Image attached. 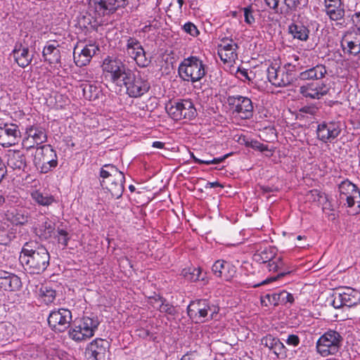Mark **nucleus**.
<instances>
[{
    "label": "nucleus",
    "instance_id": "nucleus-58",
    "mask_svg": "<svg viewBox=\"0 0 360 360\" xmlns=\"http://www.w3.org/2000/svg\"><path fill=\"white\" fill-rule=\"evenodd\" d=\"M332 305L335 309H339L342 307H345L343 298L340 292L335 294L334 299L332 302Z\"/></svg>",
    "mask_w": 360,
    "mask_h": 360
},
{
    "label": "nucleus",
    "instance_id": "nucleus-20",
    "mask_svg": "<svg viewBox=\"0 0 360 360\" xmlns=\"http://www.w3.org/2000/svg\"><path fill=\"white\" fill-rule=\"evenodd\" d=\"M269 82L277 87H284L292 84L294 77L285 75L284 71H281L279 68L269 66L266 70Z\"/></svg>",
    "mask_w": 360,
    "mask_h": 360
},
{
    "label": "nucleus",
    "instance_id": "nucleus-34",
    "mask_svg": "<svg viewBox=\"0 0 360 360\" xmlns=\"http://www.w3.org/2000/svg\"><path fill=\"white\" fill-rule=\"evenodd\" d=\"M345 307H352L360 303V292L352 288H345L340 292Z\"/></svg>",
    "mask_w": 360,
    "mask_h": 360
},
{
    "label": "nucleus",
    "instance_id": "nucleus-17",
    "mask_svg": "<svg viewBox=\"0 0 360 360\" xmlns=\"http://www.w3.org/2000/svg\"><path fill=\"white\" fill-rule=\"evenodd\" d=\"M260 345L266 348L277 359H283L287 356L288 349L281 340L272 334L268 333L260 340Z\"/></svg>",
    "mask_w": 360,
    "mask_h": 360
},
{
    "label": "nucleus",
    "instance_id": "nucleus-44",
    "mask_svg": "<svg viewBox=\"0 0 360 360\" xmlns=\"http://www.w3.org/2000/svg\"><path fill=\"white\" fill-rule=\"evenodd\" d=\"M40 291L41 297L46 304L52 303L55 300L56 296L55 290L48 286H44L40 289Z\"/></svg>",
    "mask_w": 360,
    "mask_h": 360
},
{
    "label": "nucleus",
    "instance_id": "nucleus-5",
    "mask_svg": "<svg viewBox=\"0 0 360 360\" xmlns=\"http://www.w3.org/2000/svg\"><path fill=\"white\" fill-rule=\"evenodd\" d=\"M34 164L36 167L40 169L41 173L46 174L49 172L58 165L56 151L51 145H44L37 148Z\"/></svg>",
    "mask_w": 360,
    "mask_h": 360
},
{
    "label": "nucleus",
    "instance_id": "nucleus-3",
    "mask_svg": "<svg viewBox=\"0 0 360 360\" xmlns=\"http://www.w3.org/2000/svg\"><path fill=\"white\" fill-rule=\"evenodd\" d=\"M219 311V307L207 299L191 301L187 307L188 316L195 323H204L214 319Z\"/></svg>",
    "mask_w": 360,
    "mask_h": 360
},
{
    "label": "nucleus",
    "instance_id": "nucleus-39",
    "mask_svg": "<svg viewBox=\"0 0 360 360\" xmlns=\"http://www.w3.org/2000/svg\"><path fill=\"white\" fill-rule=\"evenodd\" d=\"M181 274L187 280L191 282H195L198 281H205V278L201 276L202 270L200 268L184 269L182 270Z\"/></svg>",
    "mask_w": 360,
    "mask_h": 360
},
{
    "label": "nucleus",
    "instance_id": "nucleus-7",
    "mask_svg": "<svg viewBox=\"0 0 360 360\" xmlns=\"http://www.w3.org/2000/svg\"><path fill=\"white\" fill-rule=\"evenodd\" d=\"M342 338L340 334L330 330L321 335L316 342V350L322 356L335 354L341 345Z\"/></svg>",
    "mask_w": 360,
    "mask_h": 360
},
{
    "label": "nucleus",
    "instance_id": "nucleus-35",
    "mask_svg": "<svg viewBox=\"0 0 360 360\" xmlns=\"http://www.w3.org/2000/svg\"><path fill=\"white\" fill-rule=\"evenodd\" d=\"M100 176L102 178L101 181V186L104 187L106 181L110 180L111 177H115L118 181L121 179V172L113 165L108 164L103 165L100 170Z\"/></svg>",
    "mask_w": 360,
    "mask_h": 360
},
{
    "label": "nucleus",
    "instance_id": "nucleus-45",
    "mask_svg": "<svg viewBox=\"0 0 360 360\" xmlns=\"http://www.w3.org/2000/svg\"><path fill=\"white\" fill-rule=\"evenodd\" d=\"M238 49V44L232 39L224 37L221 39V43L218 45V51H232Z\"/></svg>",
    "mask_w": 360,
    "mask_h": 360
},
{
    "label": "nucleus",
    "instance_id": "nucleus-11",
    "mask_svg": "<svg viewBox=\"0 0 360 360\" xmlns=\"http://www.w3.org/2000/svg\"><path fill=\"white\" fill-rule=\"evenodd\" d=\"M72 312L65 308L52 310L48 318L49 328L56 333L65 332L70 326Z\"/></svg>",
    "mask_w": 360,
    "mask_h": 360
},
{
    "label": "nucleus",
    "instance_id": "nucleus-57",
    "mask_svg": "<svg viewBox=\"0 0 360 360\" xmlns=\"http://www.w3.org/2000/svg\"><path fill=\"white\" fill-rule=\"evenodd\" d=\"M237 74L238 75V77H240V79H242L243 81H245V80L251 81L252 77H250V75L253 74V72L252 71H250L249 72L248 70H247L245 68H238V70H237Z\"/></svg>",
    "mask_w": 360,
    "mask_h": 360
},
{
    "label": "nucleus",
    "instance_id": "nucleus-6",
    "mask_svg": "<svg viewBox=\"0 0 360 360\" xmlns=\"http://www.w3.org/2000/svg\"><path fill=\"white\" fill-rule=\"evenodd\" d=\"M102 68L103 72L108 75L110 80L120 86L131 70L120 59L110 56L104 59Z\"/></svg>",
    "mask_w": 360,
    "mask_h": 360
},
{
    "label": "nucleus",
    "instance_id": "nucleus-36",
    "mask_svg": "<svg viewBox=\"0 0 360 360\" xmlns=\"http://www.w3.org/2000/svg\"><path fill=\"white\" fill-rule=\"evenodd\" d=\"M83 95L86 99L89 101H95L98 99L102 94L101 87L91 83L82 84Z\"/></svg>",
    "mask_w": 360,
    "mask_h": 360
},
{
    "label": "nucleus",
    "instance_id": "nucleus-32",
    "mask_svg": "<svg viewBox=\"0 0 360 360\" xmlns=\"http://www.w3.org/2000/svg\"><path fill=\"white\" fill-rule=\"evenodd\" d=\"M277 250L272 246L260 248L253 255V259L260 264H266L276 257Z\"/></svg>",
    "mask_w": 360,
    "mask_h": 360
},
{
    "label": "nucleus",
    "instance_id": "nucleus-13",
    "mask_svg": "<svg viewBox=\"0 0 360 360\" xmlns=\"http://www.w3.org/2000/svg\"><path fill=\"white\" fill-rule=\"evenodd\" d=\"M342 129L340 121H323L317 125L316 137L325 143H331L340 136Z\"/></svg>",
    "mask_w": 360,
    "mask_h": 360
},
{
    "label": "nucleus",
    "instance_id": "nucleus-37",
    "mask_svg": "<svg viewBox=\"0 0 360 360\" xmlns=\"http://www.w3.org/2000/svg\"><path fill=\"white\" fill-rule=\"evenodd\" d=\"M89 6L94 10L96 15L99 17L112 14L106 0H90Z\"/></svg>",
    "mask_w": 360,
    "mask_h": 360
},
{
    "label": "nucleus",
    "instance_id": "nucleus-42",
    "mask_svg": "<svg viewBox=\"0 0 360 360\" xmlns=\"http://www.w3.org/2000/svg\"><path fill=\"white\" fill-rule=\"evenodd\" d=\"M314 86H315L311 82L302 85L300 87V94L307 98L319 99V94H316Z\"/></svg>",
    "mask_w": 360,
    "mask_h": 360
},
{
    "label": "nucleus",
    "instance_id": "nucleus-59",
    "mask_svg": "<svg viewBox=\"0 0 360 360\" xmlns=\"http://www.w3.org/2000/svg\"><path fill=\"white\" fill-rule=\"evenodd\" d=\"M285 342L288 345L297 347L300 345V339L298 337V335L295 334H290L288 336Z\"/></svg>",
    "mask_w": 360,
    "mask_h": 360
},
{
    "label": "nucleus",
    "instance_id": "nucleus-24",
    "mask_svg": "<svg viewBox=\"0 0 360 360\" xmlns=\"http://www.w3.org/2000/svg\"><path fill=\"white\" fill-rule=\"evenodd\" d=\"M22 286L20 277L7 271L0 273V288L6 291L18 290Z\"/></svg>",
    "mask_w": 360,
    "mask_h": 360
},
{
    "label": "nucleus",
    "instance_id": "nucleus-26",
    "mask_svg": "<svg viewBox=\"0 0 360 360\" xmlns=\"http://www.w3.org/2000/svg\"><path fill=\"white\" fill-rule=\"evenodd\" d=\"M288 33L292 35L293 39H298L302 41H306L309 39V25L304 24L302 20H293L288 25Z\"/></svg>",
    "mask_w": 360,
    "mask_h": 360
},
{
    "label": "nucleus",
    "instance_id": "nucleus-30",
    "mask_svg": "<svg viewBox=\"0 0 360 360\" xmlns=\"http://www.w3.org/2000/svg\"><path fill=\"white\" fill-rule=\"evenodd\" d=\"M7 221L15 225H22L27 221V214L24 209L11 207L5 212Z\"/></svg>",
    "mask_w": 360,
    "mask_h": 360
},
{
    "label": "nucleus",
    "instance_id": "nucleus-1",
    "mask_svg": "<svg viewBox=\"0 0 360 360\" xmlns=\"http://www.w3.org/2000/svg\"><path fill=\"white\" fill-rule=\"evenodd\" d=\"M19 259L29 274H39L49 266L50 255L44 246L29 241L24 244Z\"/></svg>",
    "mask_w": 360,
    "mask_h": 360
},
{
    "label": "nucleus",
    "instance_id": "nucleus-50",
    "mask_svg": "<svg viewBox=\"0 0 360 360\" xmlns=\"http://www.w3.org/2000/svg\"><path fill=\"white\" fill-rule=\"evenodd\" d=\"M309 195L311 196L310 199L319 203H323L324 201L328 200L327 195L318 189L311 190L309 192Z\"/></svg>",
    "mask_w": 360,
    "mask_h": 360
},
{
    "label": "nucleus",
    "instance_id": "nucleus-12",
    "mask_svg": "<svg viewBox=\"0 0 360 360\" xmlns=\"http://www.w3.org/2000/svg\"><path fill=\"white\" fill-rule=\"evenodd\" d=\"M340 204L352 207L355 203L360 202V191L358 187L348 179L342 181L338 186Z\"/></svg>",
    "mask_w": 360,
    "mask_h": 360
},
{
    "label": "nucleus",
    "instance_id": "nucleus-56",
    "mask_svg": "<svg viewBox=\"0 0 360 360\" xmlns=\"http://www.w3.org/2000/svg\"><path fill=\"white\" fill-rule=\"evenodd\" d=\"M245 22L248 25H252L255 22V20L252 15L253 11L251 6L243 8Z\"/></svg>",
    "mask_w": 360,
    "mask_h": 360
},
{
    "label": "nucleus",
    "instance_id": "nucleus-4",
    "mask_svg": "<svg viewBox=\"0 0 360 360\" xmlns=\"http://www.w3.org/2000/svg\"><path fill=\"white\" fill-rule=\"evenodd\" d=\"M122 86L126 88V94L134 98H140L150 89V84L147 78L141 72H134L131 70L126 78L122 82Z\"/></svg>",
    "mask_w": 360,
    "mask_h": 360
},
{
    "label": "nucleus",
    "instance_id": "nucleus-49",
    "mask_svg": "<svg viewBox=\"0 0 360 360\" xmlns=\"http://www.w3.org/2000/svg\"><path fill=\"white\" fill-rule=\"evenodd\" d=\"M302 1L303 0H282L281 4L287 11L295 12L302 5Z\"/></svg>",
    "mask_w": 360,
    "mask_h": 360
},
{
    "label": "nucleus",
    "instance_id": "nucleus-64",
    "mask_svg": "<svg viewBox=\"0 0 360 360\" xmlns=\"http://www.w3.org/2000/svg\"><path fill=\"white\" fill-rule=\"evenodd\" d=\"M107 4L108 5V7H110V10L112 11V13H114L118 7H117V4L115 0H106Z\"/></svg>",
    "mask_w": 360,
    "mask_h": 360
},
{
    "label": "nucleus",
    "instance_id": "nucleus-41",
    "mask_svg": "<svg viewBox=\"0 0 360 360\" xmlns=\"http://www.w3.org/2000/svg\"><path fill=\"white\" fill-rule=\"evenodd\" d=\"M32 198L39 205L44 206H48L52 204V202L54 201V198L52 195H44L43 193L38 191H36L32 193Z\"/></svg>",
    "mask_w": 360,
    "mask_h": 360
},
{
    "label": "nucleus",
    "instance_id": "nucleus-9",
    "mask_svg": "<svg viewBox=\"0 0 360 360\" xmlns=\"http://www.w3.org/2000/svg\"><path fill=\"white\" fill-rule=\"evenodd\" d=\"M229 110L233 115L243 120H249L253 116V104L251 99L240 95L229 96L226 98Z\"/></svg>",
    "mask_w": 360,
    "mask_h": 360
},
{
    "label": "nucleus",
    "instance_id": "nucleus-54",
    "mask_svg": "<svg viewBox=\"0 0 360 360\" xmlns=\"http://www.w3.org/2000/svg\"><path fill=\"white\" fill-rule=\"evenodd\" d=\"M245 146L260 152H264L269 150L267 145H264L257 140L247 141Z\"/></svg>",
    "mask_w": 360,
    "mask_h": 360
},
{
    "label": "nucleus",
    "instance_id": "nucleus-16",
    "mask_svg": "<svg viewBox=\"0 0 360 360\" xmlns=\"http://www.w3.org/2000/svg\"><path fill=\"white\" fill-rule=\"evenodd\" d=\"M20 137L21 133L18 125L11 122L0 123V144L4 147L15 144Z\"/></svg>",
    "mask_w": 360,
    "mask_h": 360
},
{
    "label": "nucleus",
    "instance_id": "nucleus-2",
    "mask_svg": "<svg viewBox=\"0 0 360 360\" xmlns=\"http://www.w3.org/2000/svg\"><path fill=\"white\" fill-rule=\"evenodd\" d=\"M178 73L183 81L193 84L200 81L206 75L207 67L200 58L191 56L181 62Z\"/></svg>",
    "mask_w": 360,
    "mask_h": 360
},
{
    "label": "nucleus",
    "instance_id": "nucleus-29",
    "mask_svg": "<svg viewBox=\"0 0 360 360\" xmlns=\"http://www.w3.org/2000/svg\"><path fill=\"white\" fill-rule=\"evenodd\" d=\"M327 74L326 66L318 64L306 70L300 72L298 77L301 80H320Z\"/></svg>",
    "mask_w": 360,
    "mask_h": 360
},
{
    "label": "nucleus",
    "instance_id": "nucleus-40",
    "mask_svg": "<svg viewBox=\"0 0 360 360\" xmlns=\"http://www.w3.org/2000/svg\"><path fill=\"white\" fill-rule=\"evenodd\" d=\"M16 237V232L13 229L0 226V245H7Z\"/></svg>",
    "mask_w": 360,
    "mask_h": 360
},
{
    "label": "nucleus",
    "instance_id": "nucleus-33",
    "mask_svg": "<svg viewBox=\"0 0 360 360\" xmlns=\"http://www.w3.org/2000/svg\"><path fill=\"white\" fill-rule=\"evenodd\" d=\"M326 13L330 20L338 21L344 18L345 15V5L343 3L332 4L328 3L325 5Z\"/></svg>",
    "mask_w": 360,
    "mask_h": 360
},
{
    "label": "nucleus",
    "instance_id": "nucleus-47",
    "mask_svg": "<svg viewBox=\"0 0 360 360\" xmlns=\"http://www.w3.org/2000/svg\"><path fill=\"white\" fill-rule=\"evenodd\" d=\"M236 51L237 50L226 51L221 49V51H218V55L224 63H231L238 58Z\"/></svg>",
    "mask_w": 360,
    "mask_h": 360
},
{
    "label": "nucleus",
    "instance_id": "nucleus-27",
    "mask_svg": "<svg viewBox=\"0 0 360 360\" xmlns=\"http://www.w3.org/2000/svg\"><path fill=\"white\" fill-rule=\"evenodd\" d=\"M98 50V47L94 44H89L82 49L78 56H76L74 51V61L76 65L82 68L88 65Z\"/></svg>",
    "mask_w": 360,
    "mask_h": 360
},
{
    "label": "nucleus",
    "instance_id": "nucleus-55",
    "mask_svg": "<svg viewBox=\"0 0 360 360\" xmlns=\"http://www.w3.org/2000/svg\"><path fill=\"white\" fill-rule=\"evenodd\" d=\"M183 30L185 32L193 37H196L199 34L197 27L191 22L185 23L183 26Z\"/></svg>",
    "mask_w": 360,
    "mask_h": 360
},
{
    "label": "nucleus",
    "instance_id": "nucleus-21",
    "mask_svg": "<svg viewBox=\"0 0 360 360\" xmlns=\"http://www.w3.org/2000/svg\"><path fill=\"white\" fill-rule=\"evenodd\" d=\"M213 274L224 279V281H231L236 275V266L224 259L215 261L212 266Z\"/></svg>",
    "mask_w": 360,
    "mask_h": 360
},
{
    "label": "nucleus",
    "instance_id": "nucleus-63",
    "mask_svg": "<svg viewBox=\"0 0 360 360\" xmlns=\"http://www.w3.org/2000/svg\"><path fill=\"white\" fill-rule=\"evenodd\" d=\"M352 20L356 27V29L360 30V12L355 13L352 17Z\"/></svg>",
    "mask_w": 360,
    "mask_h": 360
},
{
    "label": "nucleus",
    "instance_id": "nucleus-51",
    "mask_svg": "<svg viewBox=\"0 0 360 360\" xmlns=\"http://www.w3.org/2000/svg\"><path fill=\"white\" fill-rule=\"evenodd\" d=\"M311 83L315 86L314 88L315 91L317 92L316 94H319V99L328 94L330 88L323 82H316Z\"/></svg>",
    "mask_w": 360,
    "mask_h": 360
},
{
    "label": "nucleus",
    "instance_id": "nucleus-15",
    "mask_svg": "<svg viewBox=\"0 0 360 360\" xmlns=\"http://www.w3.org/2000/svg\"><path fill=\"white\" fill-rule=\"evenodd\" d=\"M110 343L105 339L96 338L89 343L85 349V356L88 360H105Z\"/></svg>",
    "mask_w": 360,
    "mask_h": 360
},
{
    "label": "nucleus",
    "instance_id": "nucleus-8",
    "mask_svg": "<svg viewBox=\"0 0 360 360\" xmlns=\"http://www.w3.org/2000/svg\"><path fill=\"white\" fill-rule=\"evenodd\" d=\"M168 114L175 120H192L198 115L197 110L191 99H179L167 107Z\"/></svg>",
    "mask_w": 360,
    "mask_h": 360
},
{
    "label": "nucleus",
    "instance_id": "nucleus-61",
    "mask_svg": "<svg viewBox=\"0 0 360 360\" xmlns=\"http://www.w3.org/2000/svg\"><path fill=\"white\" fill-rule=\"evenodd\" d=\"M284 73L285 75H288L290 77H294L292 75V72L297 71V68L296 65H293L292 63H287L284 65Z\"/></svg>",
    "mask_w": 360,
    "mask_h": 360
},
{
    "label": "nucleus",
    "instance_id": "nucleus-31",
    "mask_svg": "<svg viewBox=\"0 0 360 360\" xmlns=\"http://www.w3.org/2000/svg\"><path fill=\"white\" fill-rule=\"evenodd\" d=\"M115 177H111L110 180L106 181L104 187H105L113 195L117 198L122 196L124 189V181L125 177L123 172H121V179L120 181L116 180Z\"/></svg>",
    "mask_w": 360,
    "mask_h": 360
},
{
    "label": "nucleus",
    "instance_id": "nucleus-14",
    "mask_svg": "<svg viewBox=\"0 0 360 360\" xmlns=\"http://www.w3.org/2000/svg\"><path fill=\"white\" fill-rule=\"evenodd\" d=\"M126 50L129 56L133 58L140 68L148 67L151 60L146 55L141 42L134 37H129L127 41Z\"/></svg>",
    "mask_w": 360,
    "mask_h": 360
},
{
    "label": "nucleus",
    "instance_id": "nucleus-25",
    "mask_svg": "<svg viewBox=\"0 0 360 360\" xmlns=\"http://www.w3.org/2000/svg\"><path fill=\"white\" fill-rule=\"evenodd\" d=\"M25 137L23 143L28 141L30 138L33 139V144L39 145L47 141V135L44 127L33 124L27 126L25 129Z\"/></svg>",
    "mask_w": 360,
    "mask_h": 360
},
{
    "label": "nucleus",
    "instance_id": "nucleus-23",
    "mask_svg": "<svg viewBox=\"0 0 360 360\" xmlns=\"http://www.w3.org/2000/svg\"><path fill=\"white\" fill-rule=\"evenodd\" d=\"M15 61L21 68L28 66L32 60V55L30 53L29 48L20 41H17L12 51Z\"/></svg>",
    "mask_w": 360,
    "mask_h": 360
},
{
    "label": "nucleus",
    "instance_id": "nucleus-19",
    "mask_svg": "<svg viewBox=\"0 0 360 360\" xmlns=\"http://www.w3.org/2000/svg\"><path fill=\"white\" fill-rule=\"evenodd\" d=\"M266 268L269 271L278 272L276 276H272L264 280L260 283L256 284L254 287H259L267 284L271 281H276L282 277L290 275L292 273V270L284 269V262L281 257H276L272 260L266 262Z\"/></svg>",
    "mask_w": 360,
    "mask_h": 360
},
{
    "label": "nucleus",
    "instance_id": "nucleus-60",
    "mask_svg": "<svg viewBox=\"0 0 360 360\" xmlns=\"http://www.w3.org/2000/svg\"><path fill=\"white\" fill-rule=\"evenodd\" d=\"M318 110L319 109L316 106H315L314 105H305V106L302 107L300 109V112H301L302 113H305V114H309L311 115H314L317 113Z\"/></svg>",
    "mask_w": 360,
    "mask_h": 360
},
{
    "label": "nucleus",
    "instance_id": "nucleus-38",
    "mask_svg": "<svg viewBox=\"0 0 360 360\" xmlns=\"http://www.w3.org/2000/svg\"><path fill=\"white\" fill-rule=\"evenodd\" d=\"M54 230L55 224L49 219H46V221L43 222L37 233L40 238L48 239L51 237Z\"/></svg>",
    "mask_w": 360,
    "mask_h": 360
},
{
    "label": "nucleus",
    "instance_id": "nucleus-53",
    "mask_svg": "<svg viewBox=\"0 0 360 360\" xmlns=\"http://www.w3.org/2000/svg\"><path fill=\"white\" fill-rule=\"evenodd\" d=\"M282 0H264L266 5L276 13H283Z\"/></svg>",
    "mask_w": 360,
    "mask_h": 360
},
{
    "label": "nucleus",
    "instance_id": "nucleus-22",
    "mask_svg": "<svg viewBox=\"0 0 360 360\" xmlns=\"http://www.w3.org/2000/svg\"><path fill=\"white\" fill-rule=\"evenodd\" d=\"M42 58L44 62L49 65L60 63V51L59 44L56 41H47L42 51Z\"/></svg>",
    "mask_w": 360,
    "mask_h": 360
},
{
    "label": "nucleus",
    "instance_id": "nucleus-43",
    "mask_svg": "<svg viewBox=\"0 0 360 360\" xmlns=\"http://www.w3.org/2000/svg\"><path fill=\"white\" fill-rule=\"evenodd\" d=\"M231 153H228V154H226V155L219 157V158H212L211 160H202V159L196 158L193 155V153H191V158H192L193 160L194 161V162H195V163H198L200 165H210L212 164H213V165L219 164V163L224 162L229 156L231 155Z\"/></svg>",
    "mask_w": 360,
    "mask_h": 360
},
{
    "label": "nucleus",
    "instance_id": "nucleus-28",
    "mask_svg": "<svg viewBox=\"0 0 360 360\" xmlns=\"http://www.w3.org/2000/svg\"><path fill=\"white\" fill-rule=\"evenodd\" d=\"M7 164L14 170L25 171L27 167L25 155L20 150L10 151L8 155Z\"/></svg>",
    "mask_w": 360,
    "mask_h": 360
},
{
    "label": "nucleus",
    "instance_id": "nucleus-18",
    "mask_svg": "<svg viewBox=\"0 0 360 360\" xmlns=\"http://www.w3.org/2000/svg\"><path fill=\"white\" fill-rule=\"evenodd\" d=\"M341 47L345 53L356 56L360 53V30L347 32L342 39Z\"/></svg>",
    "mask_w": 360,
    "mask_h": 360
},
{
    "label": "nucleus",
    "instance_id": "nucleus-48",
    "mask_svg": "<svg viewBox=\"0 0 360 360\" xmlns=\"http://www.w3.org/2000/svg\"><path fill=\"white\" fill-rule=\"evenodd\" d=\"M55 238L57 239L58 244L63 246V248H65L68 246L70 239L68 232L60 228H58L57 234Z\"/></svg>",
    "mask_w": 360,
    "mask_h": 360
},
{
    "label": "nucleus",
    "instance_id": "nucleus-46",
    "mask_svg": "<svg viewBox=\"0 0 360 360\" xmlns=\"http://www.w3.org/2000/svg\"><path fill=\"white\" fill-rule=\"evenodd\" d=\"M158 310L161 313H165L170 316H175L178 314L176 307L167 302L165 298L162 300V303L160 304Z\"/></svg>",
    "mask_w": 360,
    "mask_h": 360
},
{
    "label": "nucleus",
    "instance_id": "nucleus-52",
    "mask_svg": "<svg viewBox=\"0 0 360 360\" xmlns=\"http://www.w3.org/2000/svg\"><path fill=\"white\" fill-rule=\"evenodd\" d=\"M277 300L280 301L281 304H292L294 302V297L291 293L283 290L278 293Z\"/></svg>",
    "mask_w": 360,
    "mask_h": 360
},
{
    "label": "nucleus",
    "instance_id": "nucleus-10",
    "mask_svg": "<svg viewBox=\"0 0 360 360\" xmlns=\"http://www.w3.org/2000/svg\"><path fill=\"white\" fill-rule=\"evenodd\" d=\"M100 321L97 316H83L80 323L69 330L70 338L77 342L94 336Z\"/></svg>",
    "mask_w": 360,
    "mask_h": 360
},
{
    "label": "nucleus",
    "instance_id": "nucleus-62",
    "mask_svg": "<svg viewBox=\"0 0 360 360\" xmlns=\"http://www.w3.org/2000/svg\"><path fill=\"white\" fill-rule=\"evenodd\" d=\"M7 174V167L0 157V183Z\"/></svg>",
    "mask_w": 360,
    "mask_h": 360
}]
</instances>
